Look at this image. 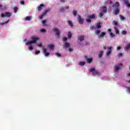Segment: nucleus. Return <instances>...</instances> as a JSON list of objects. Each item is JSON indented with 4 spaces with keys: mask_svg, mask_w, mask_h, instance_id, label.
<instances>
[{
    "mask_svg": "<svg viewBox=\"0 0 130 130\" xmlns=\"http://www.w3.org/2000/svg\"><path fill=\"white\" fill-rule=\"evenodd\" d=\"M3 10V5L0 4V11H2Z\"/></svg>",
    "mask_w": 130,
    "mask_h": 130,
    "instance_id": "45",
    "label": "nucleus"
},
{
    "mask_svg": "<svg viewBox=\"0 0 130 130\" xmlns=\"http://www.w3.org/2000/svg\"><path fill=\"white\" fill-rule=\"evenodd\" d=\"M120 67H122V63H119L118 64H116L114 67V71L115 73L117 72V71H119L120 70Z\"/></svg>",
    "mask_w": 130,
    "mask_h": 130,
    "instance_id": "4",
    "label": "nucleus"
},
{
    "mask_svg": "<svg viewBox=\"0 0 130 130\" xmlns=\"http://www.w3.org/2000/svg\"><path fill=\"white\" fill-rule=\"evenodd\" d=\"M31 41L26 42V45H30V44H34V43H36L37 40H39V38L32 37L31 38Z\"/></svg>",
    "mask_w": 130,
    "mask_h": 130,
    "instance_id": "3",
    "label": "nucleus"
},
{
    "mask_svg": "<svg viewBox=\"0 0 130 130\" xmlns=\"http://www.w3.org/2000/svg\"><path fill=\"white\" fill-rule=\"evenodd\" d=\"M78 40L80 42L83 41V40H85V37L82 35L79 36L78 37Z\"/></svg>",
    "mask_w": 130,
    "mask_h": 130,
    "instance_id": "10",
    "label": "nucleus"
},
{
    "mask_svg": "<svg viewBox=\"0 0 130 130\" xmlns=\"http://www.w3.org/2000/svg\"><path fill=\"white\" fill-rule=\"evenodd\" d=\"M102 9H103L102 13H103L104 14H106V13H107V9H106V7H103Z\"/></svg>",
    "mask_w": 130,
    "mask_h": 130,
    "instance_id": "14",
    "label": "nucleus"
},
{
    "mask_svg": "<svg viewBox=\"0 0 130 130\" xmlns=\"http://www.w3.org/2000/svg\"><path fill=\"white\" fill-rule=\"evenodd\" d=\"M90 30H94V29H95V26H94L93 25H91L90 27Z\"/></svg>",
    "mask_w": 130,
    "mask_h": 130,
    "instance_id": "39",
    "label": "nucleus"
},
{
    "mask_svg": "<svg viewBox=\"0 0 130 130\" xmlns=\"http://www.w3.org/2000/svg\"><path fill=\"white\" fill-rule=\"evenodd\" d=\"M44 8V4H40V5L38 7V10L39 11H41L42 10V8Z\"/></svg>",
    "mask_w": 130,
    "mask_h": 130,
    "instance_id": "13",
    "label": "nucleus"
},
{
    "mask_svg": "<svg viewBox=\"0 0 130 130\" xmlns=\"http://www.w3.org/2000/svg\"><path fill=\"white\" fill-rule=\"evenodd\" d=\"M127 89L128 93H130V88L127 87Z\"/></svg>",
    "mask_w": 130,
    "mask_h": 130,
    "instance_id": "49",
    "label": "nucleus"
},
{
    "mask_svg": "<svg viewBox=\"0 0 130 130\" xmlns=\"http://www.w3.org/2000/svg\"><path fill=\"white\" fill-rule=\"evenodd\" d=\"M21 5H25V2L24 1H21L20 2Z\"/></svg>",
    "mask_w": 130,
    "mask_h": 130,
    "instance_id": "47",
    "label": "nucleus"
},
{
    "mask_svg": "<svg viewBox=\"0 0 130 130\" xmlns=\"http://www.w3.org/2000/svg\"><path fill=\"white\" fill-rule=\"evenodd\" d=\"M60 12H63V11H64V8H61V9H60Z\"/></svg>",
    "mask_w": 130,
    "mask_h": 130,
    "instance_id": "50",
    "label": "nucleus"
},
{
    "mask_svg": "<svg viewBox=\"0 0 130 130\" xmlns=\"http://www.w3.org/2000/svg\"><path fill=\"white\" fill-rule=\"evenodd\" d=\"M68 38H72V32L71 31L68 32Z\"/></svg>",
    "mask_w": 130,
    "mask_h": 130,
    "instance_id": "26",
    "label": "nucleus"
},
{
    "mask_svg": "<svg viewBox=\"0 0 130 130\" xmlns=\"http://www.w3.org/2000/svg\"><path fill=\"white\" fill-rule=\"evenodd\" d=\"M119 18H120L121 20H124L125 18L123 17L122 15H119Z\"/></svg>",
    "mask_w": 130,
    "mask_h": 130,
    "instance_id": "36",
    "label": "nucleus"
},
{
    "mask_svg": "<svg viewBox=\"0 0 130 130\" xmlns=\"http://www.w3.org/2000/svg\"><path fill=\"white\" fill-rule=\"evenodd\" d=\"M128 83H130V80L127 81Z\"/></svg>",
    "mask_w": 130,
    "mask_h": 130,
    "instance_id": "60",
    "label": "nucleus"
},
{
    "mask_svg": "<svg viewBox=\"0 0 130 130\" xmlns=\"http://www.w3.org/2000/svg\"><path fill=\"white\" fill-rule=\"evenodd\" d=\"M85 62L84 61H81L79 63L80 66H81V67H83V66H85Z\"/></svg>",
    "mask_w": 130,
    "mask_h": 130,
    "instance_id": "32",
    "label": "nucleus"
},
{
    "mask_svg": "<svg viewBox=\"0 0 130 130\" xmlns=\"http://www.w3.org/2000/svg\"><path fill=\"white\" fill-rule=\"evenodd\" d=\"M48 46L51 50L54 49V45L50 44V45H49Z\"/></svg>",
    "mask_w": 130,
    "mask_h": 130,
    "instance_id": "23",
    "label": "nucleus"
},
{
    "mask_svg": "<svg viewBox=\"0 0 130 130\" xmlns=\"http://www.w3.org/2000/svg\"><path fill=\"white\" fill-rule=\"evenodd\" d=\"M104 49H106V46H104Z\"/></svg>",
    "mask_w": 130,
    "mask_h": 130,
    "instance_id": "57",
    "label": "nucleus"
},
{
    "mask_svg": "<svg viewBox=\"0 0 130 130\" xmlns=\"http://www.w3.org/2000/svg\"><path fill=\"white\" fill-rule=\"evenodd\" d=\"M123 1H124V2H125L126 1H127V0H123Z\"/></svg>",
    "mask_w": 130,
    "mask_h": 130,
    "instance_id": "62",
    "label": "nucleus"
},
{
    "mask_svg": "<svg viewBox=\"0 0 130 130\" xmlns=\"http://www.w3.org/2000/svg\"><path fill=\"white\" fill-rule=\"evenodd\" d=\"M124 4L127 8H130V4L128 1H124Z\"/></svg>",
    "mask_w": 130,
    "mask_h": 130,
    "instance_id": "15",
    "label": "nucleus"
},
{
    "mask_svg": "<svg viewBox=\"0 0 130 130\" xmlns=\"http://www.w3.org/2000/svg\"><path fill=\"white\" fill-rule=\"evenodd\" d=\"M54 31L56 33V35L57 36V38H59V35H60V31L57 28H53Z\"/></svg>",
    "mask_w": 130,
    "mask_h": 130,
    "instance_id": "9",
    "label": "nucleus"
},
{
    "mask_svg": "<svg viewBox=\"0 0 130 130\" xmlns=\"http://www.w3.org/2000/svg\"><path fill=\"white\" fill-rule=\"evenodd\" d=\"M90 73H92V75H100L99 72L98 71H96L95 68H92L89 70Z\"/></svg>",
    "mask_w": 130,
    "mask_h": 130,
    "instance_id": "7",
    "label": "nucleus"
},
{
    "mask_svg": "<svg viewBox=\"0 0 130 130\" xmlns=\"http://www.w3.org/2000/svg\"><path fill=\"white\" fill-rule=\"evenodd\" d=\"M55 55L58 57H60L61 56V55L58 53H55Z\"/></svg>",
    "mask_w": 130,
    "mask_h": 130,
    "instance_id": "33",
    "label": "nucleus"
},
{
    "mask_svg": "<svg viewBox=\"0 0 130 130\" xmlns=\"http://www.w3.org/2000/svg\"><path fill=\"white\" fill-rule=\"evenodd\" d=\"M129 49H130V43L127 44L124 47V50H128Z\"/></svg>",
    "mask_w": 130,
    "mask_h": 130,
    "instance_id": "16",
    "label": "nucleus"
},
{
    "mask_svg": "<svg viewBox=\"0 0 130 130\" xmlns=\"http://www.w3.org/2000/svg\"><path fill=\"white\" fill-rule=\"evenodd\" d=\"M61 3H65L66 1L64 0H60Z\"/></svg>",
    "mask_w": 130,
    "mask_h": 130,
    "instance_id": "52",
    "label": "nucleus"
},
{
    "mask_svg": "<svg viewBox=\"0 0 130 130\" xmlns=\"http://www.w3.org/2000/svg\"><path fill=\"white\" fill-rule=\"evenodd\" d=\"M50 9H47L46 10H45L44 13L40 16L39 19H42L43 17H44V16H45V15H46V14H47V13H48V12H50Z\"/></svg>",
    "mask_w": 130,
    "mask_h": 130,
    "instance_id": "6",
    "label": "nucleus"
},
{
    "mask_svg": "<svg viewBox=\"0 0 130 130\" xmlns=\"http://www.w3.org/2000/svg\"><path fill=\"white\" fill-rule=\"evenodd\" d=\"M38 46H39V47H42V44L41 43H40L39 44H38Z\"/></svg>",
    "mask_w": 130,
    "mask_h": 130,
    "instance_id": "44",
    "label": "nucleus"
},
{
    "mask_svg": "<svg viewBox=\"0 0 130 130\" xmlns=\"http://www.w3.org/2000/svg\"><path fill=\"white\" fill-rule=\"evenodd\" d=\"M12 16V13L7 12H5L4 14L3 13L1 14V18H5V17H7V18H10Z\"/></svg>",
    "mask_w": 130,
    "mask_h": 130,
    "instance_id": "5",
    "label": "nucleus"
},
{
    "mask_svg": "<svg viewBox=\"0 0 130 130\" xmlns=\"http://www.w3.org/2000/svg\"><path fill=\"white\" fill-rule=\"evenodd\" d=\"M86 21L87 22V23H91V22H92V20L90 19H86Z\"/></svg>",
    "mask_w": 130,
    "mask_h": 130,
    "instance_id": "37",
    "label": "nucleus"
},
{
    "mask_svg": "<svg viewBox=\"0 0 130 130\" xmlns=\"http://www.w3.org/2000/svg\"><path fill=\"white\" fill-rule=\"evenodd\" d=\"M120 49H121V47L120 46L117 47V50H120Z\"/></svg>",
    "mask_w": 130,
    "mask_h": 130,
    "instance_id": "43",
    "label": "nucleus"
},
{
    "mask_svg": "<svg viewBox=\"0 0 130 130\" xmlns=\"http://www.w3.org/2000/svg\"><path fill=\"white\" fill-rule=\"evenodd\" d=\"M121 35H126L127 34V32L125 30H122L121 32Z\"/></svg>",
    "mask_w": 130,
    "mask_h": 130,
    "instance_id": "24",
    "label": "nucleus"
},
{
    "mask_svg": "<svg viewBox=\"0 0 130 130\" xmlns=\"http://www.w3.org/2000/svg\"><path fill=\"white\" fill-rule=\"evenodd\" d=\"M127 77H130V73L127 74Z\"/></svg>",
    "mask_w": 130,
    "mask_h": 130,
    "instance_id": "56",
    "label": "nucleus"
},
{
    "mask_svg": "<svg viewBox=\"0 0 130 130\" xmlns=\"http://www.w3.org/2000/svg\"><path fill=\"white\" fill-rule=\"evenodd\" d=\"M96 27L98 29H100V28H101V23L100 22H98L96 24Z\"/></svg>",
    "mask_w": 130,
    "mask_h": 130,
    "instance_id": "21",
    "label": "nucleus"
},
{
    "mask_svg": "<svg viewBox=\"0 0 130 130\" xmlns=\"http://www.w3.org/2000/svg\"><path fill=\"white\" fill-rule=\"evenodd\" d=\"M67 40H68V38L67 37H64L62 39L63 41H67Z\"/></svg>",
    "mask_w": 130,
    "mask_h": 130,
    "instance_id": "41",
    "label": "nucleus"
},
{
    "mask_svg": "<svg viewBox=\"0 0 130 130\" xmlns=\"http://www.w3.org/2000/svg\"><path fill=\"white\" fill-rule=\"evenodd\" d=\"M73 14L74 16H77V11H74L73 12Z\"/></svg>",
    "mask_w": 130,
    "mask_h": 130,
    "instance_id": "38",
    "label": "nucleus"
},
{
    "mask_svg": "<svg viewBox=\"0 0 130 130\" xmlns=\"http://www.w3.org/2000/svg\"><path fill=\"white\" fill-rule=\"evenodd\" d=\"M40 31L42 32V33H45V32H46V30L44 28H42L40 30Z\"/></svg>",
    "mask_w": 130,
    "mask_h": 130,
    "instance_id": "34",
    "label": "nucleus"
},
{
    "mask_svg": "<svg viewBox=\"0 0 130 130\" xmlns=\"http://www.w3.org/2000/svg\"><path fill=\"white\" fill-rule=\"evenodd\" d=\"M109 4L111 5V4H112V1H110Z\"/></svg>",
    "mask_w": 130,
    "mask_h": 130,
    "instance_id": "58",
    "label": "nucleus"
},
{
    "mask_svg": "<svg viewBox=\"0 0 130 130\" xmlns=\"http://www.w3.org/2000/svg\"><path fill=\"white\" fill-rule=\"evenodd\" d=\"M112 24L113 25H114V26H119V25L118 24V22L115 20L113 21Z\"/></svg>",
    "mask_w": 130,
    "mask_h": 130,
    "instance_id": "18",
    "label": "nucleus"
},
{
    "mask_svg": "<svg viewBox=\"0 0 130 130\" xmlns=\"http://www.w3.org/2000/svg\"><path fill=\"white\" fill-rule=\"evenodd\" d=\"M110 36H111V37L113 38V37H115V35H114V34L112 32H110Z\"/></svg>",
    "mask_w": 130,
    "mask_h": 130,
    "instance_id": "35",
    "label": "nucleus"
},
{
    "mask_svg": "<svg viewBox=\"0 0 130 130\" xmlns=\"http://www.w3.org/2000/svg\"><path fill=\"white\" fill-rule=\"evenodd\" d=\"M66 9H70V7L69 6H66Z\"/></svg>",
    "mask_w": 130,
    "mask_h": 130,
    "instance_id": "54",
    "label": "nucleus"
},
{
    "mask_svg": "<svg viewBox=\"0 0 130 130\" xmlns=\"http://www.w3.org/2000/svg\"><path fill=\"white\" fill-rule=\"evenodd\" d=\"M25 21H30L31 20L30 16H27L25 18Z\"/></svg>",
    "mask_w": 130,
    "mask_h": 130,
    "instance_id": "27",
    "label": "nucleus"
},
{
    "mask_svg": "<svg viewBox=\"0 0 130 130\" xmlns=\"http://www.w3.org/2000/svg\"><path fill=\"white\" fill-rule=\"evenodd\" d=\"M86 45H89V43H86Z\"/></svg>",
    "mask_w": 130,
    "mask_h": 130,
    "instance_id": "59",
    "label": "nucleus"
},
{
    "mask_svg": "<svg viewBox=\"0 0 130 130\" xmlns=\"http://www.w3.org/2000/svg\"><path fill=\"white\" fill-rule=\"evenodd\" d=\"M119 3L118 2H116L115 4L113 5L112 6V8H115V12H114V13H115V15H118L119 14Z\"/></svg>",
    "mask_w": 130,
    "mask_h": 130,
    "instance_id": "1",
    "label": "nucleus"
},
{
    "mask_svg": "<svg viewBox=\"0 0 130 130\" xmlns=\"http://www.w3.org/2000/svg\"><path fill=\"white\" fill-rule=\"evenodd\" d=\"M78 44H79V45H81V43H80V42H79V41H78Z\"/></svg>",
    "mask_w": 130,
    "mask_h": 130,
    "instance_id": "55",
    "label": "nucleus"
},
{
    "mask_svg": "<svg viewBox=\"0 0 130 130\" xmlns=\"http://www.w3.org/2000/svg\"><path fill=\"white\" fill-rule=\"evenodd\" d=\"M87 18H89V19H95L96 15L93 14L87 16Z\"/></svg>",
    "mask_w": 130,
    "mask_h": 130,
    "instance_id": "12",
    "label": "nucleus"
},
{
    "mask_svg": "<svg viewBox=\"0 0 130 130\" xmlns=\"http://www.w3.org/2000/svg\"><path fill=\"white\" fill-rule=\"evenodd\" d=\"M108 32H111V29L110 28H109L108 29Z\"/></svg>",
    "mask_w": 130,
    "mask_h": 130,
    "instance_id": "53",
    "label": "nucleus"
},
{
    "mask_svg": "<svg viewBox=\"0 0 130 130\" xmlns=\"http://www.w3.org/2000/svg\"><path fill=\"white\" fill-rule=\"evenodd\" d=\"M24 41H27V39H25Z\"/></svg>",
    "mask_w": 130,
    "mask_h": 130,
    "instance_id": "61",
    "label": "nucleus"
},
{
    "mask_svg": "<svg viewBox=\"0 0 130 130\" xmlns=\"http://www.w3.org/2000/svg\"><path fill=\"white\" fill-rule=\"evenodd\" d=\"M28 49H29V50H33V47H32V46H30L28 47Z\"/></svg>",
    "mask_w": 130,
    "mask_h": 130,
    "instance_id": "42",
    "label": "nucleus"
},
{
    "mask_svg": "<svg viewBox=\"0 0 130 130\" xmlns=\"http://www.w3.org/2000/svg\"><path fill=\"white\" fill-rule=\"evenodd\" d=\"M112 49V47H108L109 51L106 52V54L107 56H108L111 54V49Z\"/></svg>",
    "mask_w": 130,
    "mask_h": 130,
    "instance_id": "11",
    "label": "nucleus"
},
{
    "mask_svg": "<svg viewBox=\"0 0 130 130\" xmlns=\"http://www.w3.org/2000/svg\"><path fill=\"white\" fill-rule=\"evenodd\" d=\"M123 55L122 54V53H119L118 54V56L119 57H120V56H122Z\"/></svg>",
    "mask_w": 130,
    "mask_h": 130,
    "instance_id": "40",
    "label": "nucleus"
},
{
    "mask_svg": "<svg viewBox=\"0 0 130 130\" xmlns=\"http://www.w3.org/2000/svg\"><path fill=\"white\" fill-rule=\"evenodd\" d=\"M101 31L99 29L95 30V34L96 35L98 36L99 38H103L105 35H106V32H101Z\"/></svg>",
    "mask_w": 130,
    "mask_h": 130,
    "instance_id": "2",
    "label": "nucleus"
},
{
    "mask_svg": "<svg viewBox=\"0 0 130 130\" xmlns=\"http://www.w3.org/2000/svg\"><path fill=\"white\" fill-rule=\"evenodd\" d=\"M68 24H69V26H70L71 27H73V26H74L73 24V22L71 20L68 21Z\"/></svg>",
    "mask_w": 130,
    "mask_h": 130,
    "instance_id": "25",
    "label": "nucleus"
},
{
    "mask_svg": "<svg viewBox=\"0 0 130 130\" xmlns=\"http://www.w3.org/2000/svg\"><path fill=\"white\" fill-rule=\"evenodd\" d=\"M44 53H45V55L46 56H48V55L50 54L49 52H47L46 48L44 49Z\"/></svg>",
    "mask_w": 130,
    "mask_h": 130,
    "instance_id": "19",
    "label": "nucleus"
},
{
    "mask_svg": "<svg viewBox=\"0 0 130 130\" xmlns=\"http://www.w3.org/2000/svg\"><path fill=\"white\" fill-rule=\"evenodd\" d=\"M129 70H130V66L129 67Z\"/></svg>",
    "mask_w": 130,
    "mask_h": 130,
    "instance_id": "64",
    "label": "nucleus"
},
{
    "mask_svg": "<svg viewBox=\"0 0 130 130\" xmlns=\"http://www.w3.org/2000/svg\"><path fill=\"white\" fill-rule=\"evenodd\" d=\"M103 55V51H102L100 52L99 54V57H102Z\"/></svg>",
    "mask_w": 130,
    "mask_h": 130,
    "instance_id": "28",
    "label": "nucleus"
},
{
    "mask_svg": "<svg viewBox=\"0 0 130 130\" xmlns=\"http://www.w3.org/2000/svg\"><path fill=\"white\" fill-rule=\"evenodd\" d=\"M13 10H14V13H17L18 12V7H14L13 8Z\"/></svg>",
    "mask_w": 130,
    "mask_h": 130,
    "instance_id": "29",
    "label": "nucleus"
},
{
    "mask_svg": "<svg viewBox=\"0 0 130 130\" xmlns=\"http://www.w3.org/2000/svg\"><path fill=\"white\" fill-rule=\"evenodd\" d=\"M39 53H40V51H37L35 52V54H38Z\"/></svg>",
    "mask_w": 130,
    "mask_h": 130,
    "instance_id": "46",
    "label": "nucleus"
},
{
    "mask_svg": "<svg viewBox=\"0 0 130 130\" xmlns=\"http://www.w3.org/2000/svg\"><path fill=\"white\" fill-rule=\"evenodd\" d=\"M85 57H86V58H87V56H85Z\"/></svg>",
    "mask_w": 130,
    "mask_h": 130,
    "instance_id": "63",
    "label": "nucleus"
},
{
    "mask_svg": "<svg viewBox=\"0 0 130 130\" xmlns=\"http://www.w3.org/2000/svg\"><path fill=\"white\" fill-rule=\"evenodd\" d=\"M70 44H69V43H67V42H66V43H64V45L63 46V48H68V47H70Z\"/></svg>",
    "mask_w": 130,
    "mask_h": 130,
    "instance_id": "17",
    "label": "nucleus"
},
{
    "mask_svg": "<svg viewBox=\"0 0 130 130\" xmlns=\"http://www.w3.org/2000/svg\"><path fill=\"white\" fill-rule=\"evenodd\" d=\"M77 20L80 25H83V24H84V18H82L80 15L78 16Z\"/></svg>",
    "mask_w": 130,
    "mask_h": 130,
    "instance_id": "8",
    "label": "nucleus"
},
{
    "mask_svg": "<svg viewBox=\"0 0 130 130\" xmlns=\"http://www.w3.org/2000/svg\"><path fill=\"white\" fill-rule=\"evenodd\" d=\"M10 22V20H7V21L0 23V25H5V24H8Z\"/></svg>",
    "mask_w": 130,
    "mask_h": 130,
    "instance_id": "31",
    "label": "nucleus"
},
{
    "mask_svg": "<svg viewBox=\"0 0 130 130\" xmlns=\"http://www.w3.org/2000/svg\"><path fill=\"white\" fill-rule=\"evenodd\" d=\"M87 62L88 63H91V62H92V61H93V58H89L87 59Z\"/></svg>",
    "mask_w": 130,
    "mask_h": 130,
    "instance_id": "22",
    "label": "nucleus"
},
{
    "mask_svg": "<svg viewBox=\"0 0 130 130\" xmlns=\"http://www.w3.org/2000/svg\"><path fill=\"white\" fill-rule=\"evenodd\" d=\"M104 14H105V13H104L103 12L100 13V14H99L100 18H102V17H103V16L104 15Z\"/></svg>",
    "mask_w": 130,
    "mask_h": 130,
    "instance_id": "30",
    "label": "nucleus"
},
{
    "mask_svg": "<svg viewBox=\"0 0 130 130\" xmlns=\"http://www.w3.org/2000/svg\"><path fill=\"white\" fill-rule=\"evenodd\" d=\"M114 29L115 30V32L116 33V34H119V30H118V29H117V27L116 26H115L114 27Z\"/></svg>",
    "mask_w": 130,
    "mask_h": 130,
    "instance_id": "20",
    "label": "nucleus"
},
{
    "mask_svg": "<svg viewBox=\"0 0 130 130\" xmlns=\"http://www.w3.org/2000/svg\"><path fill=\"white\" fill-rule=\"evenodd\" d=\"M69 51H70V52H72V51H73V49H72L71 48H70L69 49Z\"/></svg>",
    "mask_w": 130,
    "mask_h": 130,
    "instance_id": "51",
    "label": "nucleus"
},
{
    "mask_svg": "<svg viewBox=\"0 0 130 130\" xmlns=\"http://www.w3.org/2000/svg\"><path fill=\"white\" fill-rule=\"evenodd\" d=\"M43 24H46V20H43Z\"/></svg>",
    "mask_w": 130,
    "mask_h": 130,
    "instance_id": "48",
    "label": "nucleus"
}]
</instances>
